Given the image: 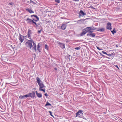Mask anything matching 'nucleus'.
Instances as JSON below:
<instances>
[{
    "label": "nucleus",
    "mask_w": 122,
    "mask_h": 122,
    "mask_svg": "<svg viewBox=\"0 0 122 122\" xmlns=\"http://www.w3.org/2000/svg\"><path fill=\"white\" fill-rule=\"evenodd\" d=\"M31 30H29L27 35L28 38L30 39H31V37L30 36V34H31Z\"/></svg>",
    "instance_id": "9b49d317"
},
{
    "label": "nucleus",
    "mask_w": 122,
    "mask_h": 122,
    "mask_svg": "<svg viewBox=\"0 0 122 122\" xmlns=\"http://www.w3.org/2000/svg\"><path fill=\"white\" fill-rule=\"evenodd\" d=\"M55 70H56L57 69L56 68H55Z\"/></svg>",
    "instance_id": "37998d69"
},
{
    "label": "nucleus",
    "mask_w": 122,
    "mask_h": 122,
    "mask_svg": "<svg viewBox=\"0 0 122 122\" xmlns=\"http://www.w3.org/2000/svg\"><path fill=\"white\" fill-rule=\"evenodd\" d=\"M86 15L85 13H84V12L82 10H81L80 11V16L82 15L83 16Z\"/></svg>",
    "instance_id": "2eb2a0df"
},
{
    "label": "nucleus",
    "mask_w": 122,
    "mask_h": 122,
    "mask_svg": "<svg viewBox=\"0 0 122 122\" xmlns=\"http://www.w3.org/2000/svg\"><path fill=\"white\" fill-rule=\"evenodd\" d=\"M44 95H45V96H46V97H47L48 96V95L47 94V93H45V94H44Z\"/></svg>",
    "instance_id": "ea45409f"
},
{
    "label": "nucleus",
    "mask_w": 122,
    "mask_h": 122,
    "mask_svg": "<svg viewBox=\"0 0 122 122\" xmlns=\"http://www.w3.org/2000/svg\"><path fill=\"white\" fill-rule=\"evenodd\" d=\"M32 23H34L36 26L37 25L36 23V22H34L33 21V22H32Z\"/></svg>",
    "instance_id": "72a5a7b5"
},
{
    "label": "nucleus",
    "mask_w": 122,
    "mask_h": 122,
    "mask_svg": "<svg viewBox=\"0 0 122 122\" xmlns=\"http://www.w3.org/2000/svg\"><path fill=\"white\" fill-rule=\"evenodd\" d=\"M51 104L49 103L48 102H47L46 103L45 105L46 106H51Z\"/></svg>",
    "instance_id": "a878e982"
},
{
    "label": "nucleus",
    "mask_w": 122,
    "mask_h": 122,
    "mask_svg": "<svg viewBox=\"0 0 122 122\" xmlns=\"http://www.w3.org/2000/svg\"><path fill=\"white\" fill-rule=\"evenodd\" d=\"M81 48V47H76L75 48V49L76 50H79Z\"/></svg>",
    "instance_id": "cd10ccee"
},
{
    "label": "nucleus",
    "mask_w": 122,
    "mask_h": 122,
    "mask_svg": "<svg viewBox=\"0 0 122 122\" xmlns=\"http://www.w3.org/2000/svg\"><path fill=\"white\" fill-rule=\"evenodd\" d=\"M87 36L91 37H94L95 36V34L94 33H88L87 34Z\"/></svg>",
    "instance_id": "6e6552de"
},
{
    "label": "nucleus",
    "mask_w": 122,
    "mask_h": 122,
    "mask_svg": "<svg viewBox=\"0 0 122 122\" xmlns=\"http://www.w3.org/2000/svg\"><path fill=\"white\" fill-rule=\"evenodd\" d=\"M60 47L62 48V49H64L65 48V45L63 43H61L60 45Z\"/></svg>",
    "instance_id": "412c9836"
},
{
    "label": "nucleus",
    "mask_w": 122,
    "mask_h": 122,
    "mask_svg": "<svg viewBox=\"0 0 122 122\" xmlns=\"http://www.w3.org/2000/svg\"><path fill=\"white\" fill-rule=\"evenodd\" d=\"M30 4H34V2L33 1H32L30 0Z\"/></svg>",
    "instance_id": "2f4dec72"
},
{
    "label": "nucleus",
    "mask_w": 122,
    "mask_h": 122,
    "mask_svg": "<svg viewBox=\"0 0 122 122\" xmlns=\"http://www.w3.org/2000/svg\"><path fill=\"white\" fill-rule=\"evenodd\" d=\"M31 16L32 17H33V16H34L36 18V20H35V21H37L39 20V19L38 17L36 15H32Z\"/></svg>",
    "instance_id": "a211bd4d"
},
{
    "label": "nucleus",
    "mask_w": 122,
    "mask_h": 122,
    "mask_svg": "<svg viewBox=\"0 0 122 122\" xmlns=\"http://www.w3.org/2000/svg\"><path fill=\"white\" fill-rule=\"evenodd\" d=\"M57 43L58 44L60 45L61 44V43L59 41H57Z\"/></svg>",
    "instance_id": "473e14b6"
},
{
    "label": "nucleus",
    "mask_w": 122,
    "mask_h": 122,
    "mask_svg": "<svg viewBox=\"0 0 122 122\" xmlns=\"http://www.w3.org/2000/svg\"><path fill=\"white\" fill-rule=\"evenodd\" d=\"M111 25V24L109 22L107 23V28L108 29L111 30L112 29Z\"/></svg>",
    "instance_id": "0eeeda50"
},
{
    "label": "nucleus",
    "mask_w": 122,
    "mask_h": 122,
    "mask_svg": "<svg viewBox=\"0 0 122 122\" xmlns=\"http://www.w3.org/2000/svg\"><path fill=\"white\" fill-rule=\"evenodd\" d=\"M10 5H12V4H10Z\"/></svg>",
    "instance_id": "c03bdc74"
},
{
    "label": "nucleus",
    "mask_w": 122,
    "mask_h": 122,
    "mask_svg": "<svg viewBox=\"0 0 122 122\" xmlns=\"http://www.w3.org/2000/svg\"><path fill=\"white\" fill-rule=\"evenodd\" d=\"M97 31H100L101 32H103L105 31V29L104 28H101L97 30Z\"/></svg>",
    "instance_id": "ddd939ff"
},
{
    "label": "nucleus",
    "mask_w": 122,
    "mask_h": 122,
    "mask_svg": "<svg viewBox=\"0 0 122 122\" xmlns=\"http://www.w3.org/2000/svg\"><path fill=\"white\" fill-rule=\"evenodd\" d=\"M33 20H34V21H35V20H35V19H33Z\"/></svg>",
    "instance_id": "79ce46f5"
},
{
    "label": "nucleus",
    "mask_w": 122,
    "mask_h": 122,
    "mask_svg": "<svg viewBox=\"0 0 122 122\" xmlns=\"http://www.w3.org/2000/svg\"><path fill=\"white\" fill-rule=\"evenodd\" d=\"M86 32L85 31V30H84V29L83 30L82 32L81 33L80 36H83L84 35H85V34H86Z\"/></svg>",
    "instance_id": "aec40b11"
},
{
    "label": "nucleus",
    "mask_w": 122,
    "mask_h": 122,
    "mask_svg": "<svg viewBox=\"0 0 122 122\" xmlns=\"http://www.w3.org/2000/svg\"><path fill=\"white\" fill-rule=\"evenodd\" d=\"M25 95V98H27V97H30L29 96V93L28 94H26V95Z\"/></svg>",
    "instance_id": "393cba45"
},
{
    "label": "nucleus",
    "mask_w": 122,
    "mask_h": 122,
    "mask_svg": "<svg viewBox=\"0 0 122 122\" xmlns=\"http://www.w3.org/2000/svg\"><path fill=\"white\" fill-rule=\"evenodd\" d=\"M26 21L27 23L29 24H32V22H33V20L29 18H27Z\"/></svg>",
    "instance_id": "9d476101"
},
{
    "label": "nucleus",
    "mask_w": 122,
    "mask_h": 122,
    "mask_svg": "<svg viewBox=\"0 0 122 122\" xmlns=\"http://www.w3.org/2000/svg\"><path fill=\"white\" fill-rule=\"evenodd\" d=\"M36 82L38 83L39 86V90L43 91L44 92H45V89L43 88L45 87L44 84L42 83V82L41 81L40 78L38 77H37L36 78Z\"/></svg>",
    "instance_id": "7ed1b4c3"
},
{
    "label": "nucleus",
    "mask_w": 122,
    "mask_h": 122,
    "mask_svg": "<svg viewBox=\"0 0 122 122\" xmlns=\"http://www.w3.org/2000/svg\"><path fill=\"white\" fill-rule=\"evenodd\" d=\"M84 20H79L78 21V22H80L81 21V22H82V21H83Z\"/></svg>",
    "instance_id": "f704fd0d"
},
{
    "label": "nucleus",
    "mask_w": 122,
    "mask_h": 122,
    "mask_svg": "<svg viewBox=\"0 0 122 122\" xmlns=\"http://www.w3.org/2000/svg\"><path fill=\"white\" fill-rule=\"evenodd\" d=\"M102 53L103 54H106V55H107V53L106 52H105V51H102Z\"/></svg>",
    "instance_id": "7c9ffc66"
},
{
    "label": "nucleus",
    "mask_w": 122,
    "mask_h": 122,
    "mask_svg": "<svg viewBox=\"0 0 122 122\" xmlns=\"http://www.w3.org/2000/svg\"><path fill=\"white\" fill-rule=\"evenodd\" d=\"M25 45L27 47H29L30 49L32 48V49L34 51H36V43L34 41L32 40H29L25 43Z\"/></svg>",
    "instance_id": "f03ea898"
},
{
    "label": "nucleus",
    "mask_w": 122,
    "mask_h": 122,
    "mask_svg": "<svg viewBox=\"0 0 122 122\" xmlns=\"http://www.w3.org/2000/svg\"><path fill=\"white\" fill-rule=\"evenodd\" d=\"M31 16L32 17H33V16H34L36 18V20H35V21H37L39 20V19L38 17L36 15H32Z\"/></svg>",
    "instance_id": "6ab92c4d"
},
{
    "label": "nucleus",
    "mask_w": 122,
    "mask_h": 122,
    "mask_svg": "<svg viewBox=\"0 0 122 122\" xmlns=\"http://www.w3.org/2000/svg\"><path fill=\"white\" fill-rule=\"evenodd\" d=\"M19 39L21 42H22L24 40V37L23 36L20 34Z\"/></svg>",
    "instance_id": "1a4fd4ad"
},
{
    "label": "nucleus",
    "mask_w": 122,
    "mask_h": 122,
    "mask_svg": "<svg viewBox=\"0 0 122 122\" xmlns=\"http://www.w3.org/2000/svg\"><path fill=\"white\" fill-rule=\"evenodd\" d=\"M84 29L86 33L87 32L90 33H92L93 32V30H95L96 29L94 27H88L85 28Z\"/></svg>",
    "instance_id": "20e7f679"
},
{
    "label": "nucleus",
    "mask_w": 122,
    "mask_h": 122,
    "mask_svg": "<svg viewBox=\"0 0 122 122\" xmlns=\"http://www.w3.org/2000/svg\"><path fill=\"white\" fill-rule=\"evenodd\" d=\"M45 49H46L47 50H48V47L47 45L46 44L45 45Z\"/></svg>",
    "instance_id": "b1692460"
},
{
    "label": "nucleus",
    "mask_w": 122,
    "mask_h": 122,
    "mask_svg": "<svg viewBox=\"0 0 122 122\" xmlns=\"http://www.w3.org/2000/svg\"><path fill=\"white\" fill-rule=\"evenodd\" d=\"M39 44H38L37 45V50L39 52H40V46H39Z\"/></svg>",
    "instance_id": "5701e85b"
},
{
    "label": "nucleus",
    "mask_w": 122,
    "mask_h": 122,
    "mask_svg": "<svg viewBox=\"0 0 122 122\" xmlns=\"http://www.w3.org/2000/svg\"><path fill=\"white\" fill-rule=\"evenodd\" d=\"M26 10L27 11H28L30 13H34V12L31 9H26Z\"/></svg>",
    "instance_id": "4468645a"
},
{
    "label": "nucleus",
    "mask_w": 122,
    "mask_h": 122,
    "mask_svg": "<svg viewBox=\"0 0 122 122\" xmlns=\"http://www.w3.org/2000/svg\"><path fill=\"white\" fill-rule=\"evenodd\" d=\"M73 1H79V0H72Z\"/></svg>",
    "instance_id": "a19ab883"
},
{
    "label": "nucleus",
    "mask_w": 122,
    "mask_h": 122,
    "mask_svg": "<svg viewBox=\"0 0 122 122\" xmlns=\"http://www.w3.org/2000/svg\"><path fill=\"white\" fill-rule=\"evenodd\" d=\"M115 66L116 67H117L118 69L119 70V68L118 67V66L117 65H116Z\"/></svg>",
    "instance_id": "e433bc0d"
},
{
    "label": "nucleus",
    "mask_w": 122,
    "mask_h": 122,
    "mask_svg": "<svg viewBox=\"0 0 122 122\" xmlns=\"http://www.w3.org/2000/svg\"><path fill=\"white\" fill-rule=\"evenodd\" d=\"M41 30H38V33L39 34L40 33H41Z\"/></svg>",
    "instance_id": "58836bf2"
},
{
    "label": "nucleus",
    "mask_w": 122,
    "mask_h": 122,
    "mask_svg": "<svg viewBox=\"0 0 122 122\" xmlns=\"http://www.w3.org/2000/svg\"><path fill=\"white\" fill-rule=\"evenodd\" d=\"M55 1L56 2L58 3H59L60 2V0H55Z\"/></svg>",
    "instance_id": "c756f323"
},
{
    "label": "nucleus",
    "mask_w": 122,
    "mask_h": 122,
    "mask_svg": "<svg viewBox=\"0 0 122 122\" xmlns=\"http://www.w3.org/2000/svg\"><path fill=\"white\" fill-rule=\"evenodd\" d=\"M97 49L98 50H102V49H100L99 48V47L97 46Z\"/></svg>",
    "instance_id": "4c0bfd02"
},
{
    "label": "nucleus",
    "mask_w": 122,
    "mask_h": 122,
    "mask_svg": "<svg viewBox=\"0 0 122 122\" xmlns=\"http://www.w3.org/2000/svg\"><path fill=\"white\" fill-rule=\"evenodd\" d=\"M30 97L34 98L35 96V94L34 92H33L32 93H29Z\"/></svg>",
    "instance_id": "423d86ee"
},
{
    "label": "nucleus",
    "mask_w": 122,
    "mask_h": 122,
    "mask_svg": "<svg viewBox=\"0 0 122 122\" xmlns=\"http://www.w3.org/2000/svg\"><path fill=\"white\" fill-rule=\"evenodd\" d=\"M25 95H24L23 96H20L19 98L20 99H23L25 98Z\"/></svg>",
    "instance_id": "4be33fe9"
},
{
    "label": "nucleus",
    "mask_w": 122,
    "mask_h": 122,
    "mask_svg": "<svg viewBox=\"0 0 122 122\" xmlns=\"http://www.w3.org/2000/svg\"><path fill=\"white\" fill-rule=\"evenodd\" d=\"M49 112L50 113V115L52 116H53L52 115V113L51 112V111H49Z\"/></svg>",
    "instance_id": "c9c22d12"
},
{
    "label": "nucleus",
    "mask_w": 122,
    "mask_h": 122,
    "mask_svg": "<svg viewBox=\"0 0 122 122\" xmlns=\"http://www.w3.org/2000/svg\"><path fill=\"white\" fill-rule=\"evenodd\" d=\"M25 45L27 47H29L30 49L32 48V49L34 51H36V43L34 41L32 40H29L25 43Z\"/></svg>",
    "instance_id": "f257e3e1"
},
{
    "label": "nucleus",
    "mask_w": 122,
    "mask_h": 122,
    "mask_svg": "<svg viewBox=\"0 0 122 122\" xmlns=\"http://www.w3.org/2000/svg\"><path fill=\"white\" fill-rule=\"evenodd\" d=\"M31 16L32 17H33V16H34L36 18V20H35V21H37L39 20V19L38 17L36 15H32Z\"/></svg>",
    "instance_id": "f3484780"
},
{
    "label": "nucleus",
    "mask_w": 122,
    "mask_h": 122,
    "mask_svg": "<svg viewBox=\"0 0 122 122\" xmlns=\"http://www.w3.org/2000/svg\"><path fill=\"white\" fill-rule=\"evenodd\" d=\"M111 32H112V33L114 34L116 33V31L114 29L113 30L111 31Z\"/></svg>",
    "instance_id": "bb28decb"
},
{
    "label": "nucleus",
    "mask_w": 122,
    "mask_h": 122,
    "mask_svg": "<svg viewBox=\"0 0 122 122\" xmlns=\"http://www.w3.org/2000/svg\"><path fill=\"white\" fill-rule=\"evenodd\" d=\"M61 28L63 30H65L66 27V26L65 24H63L61 26Z\"/></svg>",
    "instance_id": "dca6fc26"
},
{
    "label": "nucleus",
    "mask_w": 122,
    "mask_h": 122,
    "mask_svg": "<svg viewBox=\"0 0 122 122\" xmlns=\"http://www.w3.org/2000/svg\"><path fill=\"white\" fill-rule=\"evenodd\" d=\"M82 112L83 111L82 110H79L76 114V116L79 117H82L83 115Z\"/></svg>",
    "instance_id": "39448f33"
},
{
    "label": "nucleus",
    "mask_w": 122,
    "mask_h": 122,
    "mask_svg": "<svg viewBox=\"0 0 122 122\" xmlns=\"http://www.w3.org/2000/svg\"><path fill=\"white\" fill-rule=\"evenodd\" d=\"M88 8H92V9H95V10L96 9V8H94L91 5V6H90L89 7H88Z\"/></svg>",
    "instance_id": "c85d7f7f"
},
{
    "label": "nucleus",
    "mask_w": 122,
    "mask_h": 122,
    "mask_svg": "<svg viewBox=\"0 0 122 122\" xmlns=\"http://www.w3.org/2000/svg\"><path fill=\"white\" fill-rule=\"evenodd\" d=\"M36 93L37 97L39 98H41L42 97V94L40 93H38L37 91H36Z\"/></svg>",
    "instance_id": "f8f14e48"
}]
</instances>
